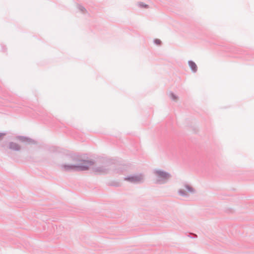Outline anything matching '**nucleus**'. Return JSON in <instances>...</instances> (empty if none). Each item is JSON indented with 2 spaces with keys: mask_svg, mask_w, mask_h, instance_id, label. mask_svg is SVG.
I'll use <instances>...</instances> for the list:
<instances>
[{
  "mask_svg": "<svg viewBox=\"0 0 254 254\" xmlns=\"http://www.w3.org/2000/svg\"><path fill=\"white\" fill-rule=\"evenodd\" d=\"M124 180L133 184H140L144 181V175L141 173L135 174L126 177Z\"/></svg>",
  "mask_w": 254,
  "mask_h": 254,
  "instance_id": "5",
  "label": "nucleus"
},
{
  "mask_svg": "<svg viewBox=\"0 0 254 254\" xmlns=\"http://www.w3.org/2000/svg\"><path fill=\"white\" fill-rule=\"evenodd\" d=\"M194 235V238H196L197 237V236L196 235Z\"/></svg>",
  "mask_w": 254,
  "mask_h": 254,
  "instance_id": "15",
  "label": "nucleus"
},
{
  "mask_svg": "<svg viewBox=\"0 0 254 254\" xmlns=\"http://www.w3.org/2000/svg\"><path fill=\"white\" fill-rule=\"evenodd\" d=\"M154 183L157 185L167 184L172 178L170 173L160 169H155L152 170Z\"/></svg>",
  "mask_w": 254,
  "mask_h": 254,
  "instance_id": "2",
  "label": "nucleus"
},
{
  "mask_svg": "<svg viewBox=\"0 0 254 254\" xmlns=\"http://www.w3.org/2000/svg\"><path fill=\"white\" fill-rule=\"evenodd\" d=\"M170 97L172 100L177 101L178 100V96L174 94L173 92L170 93Z\"/></svg>",
  "mask_w": 254,
  "mask_h": 254,
  "instance_id": "9",
  "label": "nucleus"
},
{
  "mask_svg": "<svg viewBox=\"0 0 254 254\" xmlns=\"http://www.w3.org/2000/svg\"><path fill=\"white\" fill-rule=\"evenodd\" d=\"M16 138L22 142H25L28 144H35L36 143L32 139L24 136L19 135L16 136Z\"/></svg>",
  "mask_w": 254,
  "mask_h": 254,
  "instance_id": "6",
  "label": "nucleus"
},
{
  "mask_svg": "<svg viewBox=\"0 0 254 254\" xmlns=\"http://www.w3.org/2000/svg\"><path fill=\"white\" fill-rule=\"evenodd\" d=\"M183 186L184 188L180 189L178 190V194L181 196L188 198L190 194H193L196 192V190L188 183H184Z\"/></svg>",
  "mask_w": 254,
  "mask_h": 254,
  "instance_id": "3",
  "label": "nucleus"
},
{
  "mask_svg": "<svg viewBox=\"0 0 254 254\" xmlns=\"http://www.w3.org/2000/svg\"><path fill=\"white\" fill-rule=\"evenodd\" d=\"M154 42L155 44L158 45H160L161 43V40L159 39H155Z\"/></svg>",
  "mask_w": 254,
  "mask_h": 254,
  "instance_id": "12",
  "label": "nucleus"
},
{
  "mask_svg": "<svg viewBox=\"0 0 254 254\" xmlns=\"http://www.w3.org/2000/svg\"><path fill=\"white\" fill-rule=\"evenodd\" d=\"M78 8L82 12H84L86 11L85 8L81 5H78Z\"/></svg>",
  "mask_w": 254,
  "mask_h": 254,
  "instance_id": "11",
  "label": "nucleus"
},
{
  "mask_svg": "<svg viewBox=\"0 0 254 254\" xmlns=\"http://www.w3.org/2000/svg\"><path fill=\"white\" fill-rule=\"evenodd\" d=\"M4 134L0 133V137H1Z\"/></svg>",
  "mask_w": 254,
  "mask_h": 254,
  "instance_id": "14",
  "label": "nucleus"
},
{
  "mask_svg": "<svg viewBox=\"0 0 254 254\" xmlns=\"http://www.w3.org/2000/svg\"><path fill=\"white\" fill-rule=\"evenodd\" d=\"M138 6L140 8H147L148 7V5L147 4H146L142 2H139Z\"/></svg>",
  "mask_w": 254,
  "mask_h": 254,
  "instance_id": "10",
  "label": "nucleus"
},
{
  "mask_svg": "<svg viewBox=\"0 0 254 254\" xmlns=\"http://www.w3.org/2000/svg\"><path fill=\"white\" fill-rule=\"evenodd\" d=\"M123 170L122 169V167H120L118 169L115 170L114 172L117 173L122 172Z\"/></svg>",
  "mask_w": 254,
  "mask_h": 254,
  "instance_id": "13",
  "label": "nucleus"
},
{
  "mask_svg": "<svg viewBox=\"0 0 254 254\" xmlns=\"http://www.w3.org/2000/svg\"><path fill=\"white\" fill-rule=\"evenodd\" d=\"M188 64L193 72L195 73L197 71V66L194 62L192 61H189L188 62Z\"/></svg>",
  "mask_w": 254,
  "mask_h": 254,
  "instance_id": "8",
  "label": "nucleus"
},
{
  "mask_svg": "<svg viewBox=\"0 0 254 254\" xmlns=\"http://www.w3.org/2000/svg\"><path fill=\"white\" fill-rule=\"evenodd\" d=\"M73 161L75 163L74 164H62L61 165V169L67 172L86 171L94 164V162L92 160L73 158Z\"/></svg>",
  "mask_w": 254,
  "mask_h": 254,
  "instance_id": "1",
  "label": "nucleus"
},
{
  "mask_svg": "<svg viewBox=\"0 0 254 254\" xmlns=\"http://www.w3.org/2000/svg\"><path fill=\"white\" fill-rule=\"evenodd\" d=\"M111 165L112 162L111 161L106 160L102 165L94 166L92 168V170L93 172L98 174H107L111 169Z\"/></svg>",
  "mask_w": 254,
  "mask_h": 254,
  "instance_id": "4",
  "label": "nucleus"
},
{
  "mask_svg": "<svg viewBox=\"0 0 254 254\" xmlns=\"http://www.w3.org/2000/svg\"><path fill=\"white\" fill-rule=\"evenodd\" d=\"M8 147L9 149L16 151L21 149V146L18 143L12 141L9 142Z\"/></svg>",
  "mask_w": 254,
  "mask_h": 254,
  "instance_id": "7",
  "label": "nucleus"
}]
</instances>
